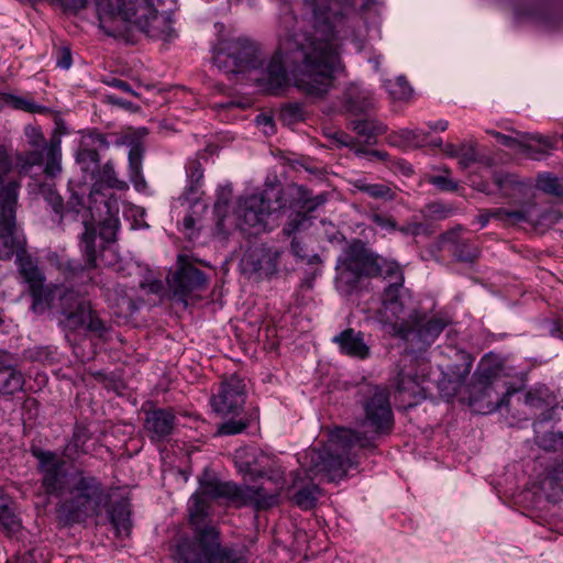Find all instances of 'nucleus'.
Wrapping results in <instances>:
<instances>
[{"label":"nucleus","instance_id":"38","mask_svg":"<svg viewBox=\"0 0 563 563\" xmlns=\"http://www.w3.org/2000/svg\"><path fill=\"white\" fill-rule=\"evenodd\" d=\"M280 252L276 249H261L257 255V262L254 269L263 272L266 275L274 274L277 271Z\"/></svg>","mask_w":563,"mask_h":563},{"label":"nucleus","instance_id":"53","mask_svg":"<svg viewBox=\"0 0 563 563\" xmlns=\"http://www.w3.org/2000/svg\"><path fill=\"white\" fill-rule=\"evenodd\" d=\"M397 231L404 235L412 236H418L428 232L427 227L423 223L417 221H410L401 227H398Z\"/></svg>","mask_w":563,"mask_h":563},{"label":"nucleus","instance_id":"60","mask_svg":"<svg viewBox=\"0 0 563 563\" xmlns=\"http://www.w3.org/2000/svg\"><path fill=\"white\" fill-rule=\"evenodd\" d=\"M290 250L294 256H296L297 258L303 260L306 257L305 246L299 240L292 239Z\"/></svg>","mask_w":563,"mask_h":563},{"label":"nucleus","instance_id":"26","mask_svg":"<svg viewBox=\"0 0 563 563\" xmlns=\"http://www.w3.org/2000/svg\"><path fill=\"white\" fill-rule=\"evenodd\" d=\"M118 146L129 145V177L135 189L141 190L146 183L142 174L144 147L141 142L135 141L130 134H124L114 141Z\"/></svg>","mask_w":563,"mask_h":563},{"label":"nucleus","instance_id":"39","mask_svg":"<svg viewBox=\"0 0 563 563\" xmlns=\"http://www.w3.org/2000/svg\"><path fill=\"white\" fill-rule=\"evenodd\" d=\"M354 130L357 135L363 136L367 143H372L376 136L387 131V126L378 121L360 120L354 122Z\"/></svg>","mask_w":563,"mask_h":563},{"label":"nucleus","instance_id":"51","mask_svg":"<svg viewBox=\"0 0 563 563\" xmlns=\"http://www.w3.org/2000/svg\"><path fill=\"white\" fill-rule=\"evenodd\" d=\"M307 220L308 219L305 213L297 212L284 227L283 233L287 236H290L291 234L298 232L305 225Z\"/></svg>","mask_w":563,"mask_h":563},{"label":"nucleus","instance_id":"31","mask_svg":"<svg viewBox=\"0 0 563 563\" xmlns=\"http://www.w3.org/2000/svg\"><path fill=\"white\" fill-rule=\"evenodd\" d=\"M345 97L350 109L355 112H364L375 103L373 92L358 84L350 85L345 90Z\"/></svg>","mask_w":563,"mask_h":563},{"label":"nucleus","instance_id":"43","mask_svg":"<svg viewBox=\"0 0 563 563\" xmlns=\"http://www.w3.org/2000/svg\"><path fill=\"white\" fill-rule=\"evenodd\" d=\"M319 495V488L316 485L307 486L299 489L295 496V503L302 509H311L314 507Z\"/></svg>","mask_w":563,"mask_h":563},{"label":"nucleus","instance_id":"11","mask_svg":"<svg viewBox=\"0 0 563 563\" xmlns=\"http://www.w3.org/2000/svg\"><path fill=\"white\" fill-rule=\"evenodd\" d=\"M214 65L228 75L256 70L262 65L260 45L246 37L227 41L213 56Z\"/></svg>","mask_w":563,"mask_h":563},{"label":"nucleus","instance_id":"12","mask_svg":"<svg viewBox=\"0 0 563 563\" xmlns=\"http://www.w3.org/2000/svg\"><path fill=\"white\" fill-rule=\"evenodd\" d=\"M31 452L37 460L41 494L57 498L66 496L71 473L65 470V461L53 451L32 448Z\"/></svg>","mask_w":563,"mask_h":563},{"label":"nucleus","instance_id":"59","mask_svg":"<svg viewBox=\"0 0 563 563\" xmlns=\"http://www.w3.org/2000/svg\"><path fill=\"white\" fill-rule=\"evenodd\" d=\"M107 99H108V102L111 103V104H114V106H119L123 109H126V110H134L135 109V106L130 102V101H126L120 97H117L115 95H108L107 96Z\"/></svg>","mask_w":563,"mask_h":563},{"label":"nucleus","instance_id":"5","mask_svg":"<svg viewBox=\"0 0 563 563\" xmlns=\"http://www.w3.org/2000/svg\"><path fill=\"white\" fill-rule=\"evenodd\" d=\"M223 498L236 508L253 507L265 510L278 504L279 492L268 490L263 485H238L233 482L206 481L188 503L189 520L196 532L201 530L209 515L210 499Z\"/></svg>","mask_w":563,"mask_h":563},{"label":"nucleus","instance_id":"34","mask_svg":"<svg viewBox=\"0 0 563 563\" xmlns=\"http://www.w3.org/2000/svg\"><path fill=\"white\" fill-rule=\"evenodd\" d=\"M212 550L208 563H245L244 558L236 551L223 548L219 541V532L214 528V536L212 538Z\"/></svg>","mask_w":563,"mask_h":563},{"label":"nucleus","instance_id":"35","mask_svg":"<svg viewBox=\"0 0 563 563\" xmlns=\"http://www.w3.org/2000/svg\"><path fill=\"white\" fill-rule=\"evenodd\" d=\"M554 397L550 389L544 386H536L528 390L525 396V404L532 409L544 410L554 404Z\"/></svg>","mask_w":563,"mask_h":563},{"label":"nucleus","instance_id":"47","mask_svg":"<svg viewBox=\"0 0 563 563\" xmlns=\"http://www.w3.org/2000/svg\"><path fill=\"white\" fill-rule=\"evenodd\" d=\"M459 165L466 169L477 161V154L474 144L462 143L459 152Z\"/></svg>","mask_w":563,"mask_h":563},{"label":"nucleus","instance_id":"49","mask_svg":"<svg viewBox=\"0 0 563 563\" xmlns=\"http://www.w3.org/2000/svg\"><path fill=\"white\" fill-rule=\"evenodd\" d=\"M461 361L462 363L455 366L456 371L454 372V375L456 376L459 383H464L472 371L474 357L468 353L462 352Z\"/></svg>","mask_w":563,"mask_h":563},{"label":"nucleus","instance_id":"18","mask_svg":"<svg viewBox=\"0 0 563 563\" xmlns=\"http://www.w3.org/2000/svg\"><path fill=\"white\" fill-rule=\"evenodd\" d=\"M214 527H206L196 532L194 539L180 540L173 552L176 563H208L212 550Z\"/></svg>","mask_w":563,"mask_h":563},{"label":"nucleus","instance_id":"61","mask_svg":"<svg viewBox=\"0 0 563 563\" xmlns=\"http://www.w3.org/2000/svg\"><path fill=\"white\" fill-rule=\"evenodd\" d=\"M552 481L561 490H563V463L554 470Z\"/></svg>","mask_w":563,"mask_h":563},{"label":"nucleus","instance_id":"56","mask_svg":"<svg viewBox=\"0 0 563 563\" xmlns=\"http://www.w3.org/2000/svg\"><path fill=\"white\" fill-rule=\"evenodd\" d=\"M428 208L430 213L438 219H444L452 213V208L438 202L429 205Z\"/></svg>","mask_w":563,"mask_h":563},{"label":"nucleus","instance_id":"54","mask_svg":"<svg viewBox=\"0 0 563 563\" xmlns=\"http://www.w3.org/2000/svg\"><path fill=\"white\" fill-rule=\"evenodd\" d=\"M89 439L88 431L85 427L76 426L73 434V444L77 451L84 452V445Z\"/></svg>","mask_w":563,"mask_h":563},{"label":"nucleus","instance_id":"20","mask_svg":"<svg viewBox=\"0 0 563 563\" xmlns=\"http://www.w3.org/2000/svg\"><path fill=\"white\" fill-rule=\"evenodd\" d=\"M179 268L173 276L174 295L187 305V296L195 291L205 289L207 286L206 275L195 266L185 262L184 256L178 257Z\"/></svg>","mask_w":563,"mask_h":563},{"label":"nucleus","instance_id":"36","mask_svg":"<svg viewBox=\"0 0 563 563\" xmlns=\"http://www.w3.org/2000/svg\"><path fill=\"white\" fill-rule=\"evenodd\" d=\"M492 220H496L504 225H516L529 221V213L526 210H508L506 208L489 209Z\"/></svg>","mask_w":563,"mask_h":563},{"label":"nucleus","instance_id":"52","mask_svg":"<svg viewBox=\"0 0 563 563\" xmlns=\"http://www.w3.org/2000/svg\"><path fill=\"white\" fill-rule=\"evenodd\" d=\"M429 183L443 191H455L459 187L457 183L449 176H432L430 177Z\"/></svg>","mask_w":563,"mask_h":563},{"label":"nucleus","instance_id":"40","mask_svg":"<svg viewBox=\"0 0 563 563\" xmlns=\"http://www.w3.org/2000/svg\"><path fill=\"white\" fill-rule=\"evenodd\" d=\"M279 121L287 126H291L305 119L303 107L299 102H288L280 107L278 113Z\"/></svg>","mask_w":563,"mask_h":563},{"label":"nucleus","instance_id":"19","mask_svg":"<svg viewBox=\"0 0 563 563\" xmlns=\"http://www.w3.org/2000/svg\"><path fill=\"white\" fill-rule=\"evenodd\" d=\"M489 133L499 144L518 150L520 153L533 159H540L554 148L552 140L540 134H525L521 135L520 139H517L497 131H490Z\"/></svg>","mask_w":563,"mask_h":563},{"label":"nucleus","instance_id":"55","mask_svg":"<svg viewBox=\"0 0 563 563\" xmlns=\"http://www.w3.org/2000/svg\"><path fill=\"white\" fill-rule=\"evenodd\" d=\"M73 64L71 52L68 47L63 46L57 51L56 65L62 69H69Z\"/></svg>","mask_w":563,"mask_h":563},{"label":"nucleus","instance_id":"32","mask_svg":"<svg viewBox=\"0 0 563 563\" xmlns=\"http://www.w3.org/2000/svg\"><path fill=\"white\" fill-rule=\"evenodd\" d=\"M130 507L126 501L115 503L110 510V521L118 537H128L131 531Z\"/></svg>","mask_w":563,"mask_h":563},{"label":"nucleus","instance_id":"46","mask_svg":"<svg viewBox=\"0 0 563 563\" xmlns=\"http://www.w3.org/2000/svg\"><path fill=\"white\" fill-rule=\"evenodd\" d=\"M478 247L467 242L456 244L454 250V256L461 262H473L478 257Z\"/></svg>","mask_w":563,"mask_h":563},{"label":"nucleus","instance_id":"14","mask_svg":"<svg viewBox=\"0 0 563 563\" xmlns=\"http://www.w3.org/2000/svg\"><path fill=\"white\" fill-rule=\"evenodd\" d=\"M238 227L241 231L257 235L269 229L272 207L264 194H253L241 198L235 209Z\"/></svg>","mask_w":563,"mask_h":563},{"label":"nucleus","instance_id":"10","mask_svg":"<svg viewBox=\"0 0 563 563\" xmlns=\"http://www.w3.org/2000/svg\"><path fill=\"white\" fill-rule=\"evenodd\" d=\"M363 418L360 426L365 431H356L360 435H366L372 440V448H375V439L391 433L395 419L390 404L389 391L382 386H375L371 394L362 401Z\"/></svg>","mask_w":563,"mask_h":563},{"label":"nucleus","instance_id":"2","mask_svg":"<svg viewBox=\"0 0 563 563\" xmlns=\"http://www.w3.org/2000/svg\"><path fill=\"white\" fill-rule=\"evenodd\" d=\"M336 282L355 286L362 277L390 278L384 291L382 319L390 325L391 333L417 350L429 347L448 325L443 318H428L417 310H410L407 299L400 294L404 275L397 262L383 257L361 240H353L342 250L336 261Z\"/></svg>","mask_w":563,"mask_h":563},{"label":"nucleus","instance_id":"64","mask_svg":"<svg viewBox=\"0 0 563 563\" xmlns=\"http://www.w3.org/2000/svg\"><path fill=\"white\" fill-rule=\"evenodd\" d=\"M443 153L449 157H457L460 152V146H456L452 143H446L443 148Z\"/></svg>","mask_w":563,"mask_h":563},{"label":"nucleus","instance_id":"62","mask_svg":"<svg viewBox=\"0 0 563 563\" xmlns=\"http://www.w3.org/2000/svg\"><path fill=\"white\" fill-rule=\"evenodd\" d=\"M14 106H15V108L21 109V110H25V111H30V112L35 111V106L25 99L16 98L14 100Z\"/></svg>","mask_w":563,"mask_h":563},{"label":"nucleus","instance_id":"58","mask_svg":"<svg viewBox=\"0 0 563 563\" xmlns=\"http://www.w3.org/2000/svg\"><path fill=\"white\" fill-rule=\"evenodd\" d=\"M108 85L123 92L137 97V93L131 88V86L122 79L113 78L110 81H108Z\"/></svg>","mask_w":563,"mask_h":563},{"label":"nucleus","instance_id":"8","mask_svg":"<svg viewBox=\"0 0 563 563\" xmlns=\"http://www.w3.org/2000/svg\"><path fill=\"white\" fill-rule=\"evenodd\" d=\"M108 498L99 478L77 470L69 477V487L59 510L69 521L81 522L87 518L98 517Z\"/></svg>","mask_w":563,"mask_h":563},{"label":"nucleus","instance_id":"45","mask_svg":"<svg viewBox=\"0 0 563 563\" xmlns=\"http://www.w3.org/2000/svg\"><path fill=\"white\" fill-rule=\"evenodd\" d=\"M368 220L373 222L376 227H378L380 230H384L389 233L395 232L398 229L397 222L393 217L377 211H372L368 214Z\"/></svg>","mask_w":563,"mask_h":563},{"label":"nucleus","instance_id":"33","mask_svg":"<svg viewBox=\"0 0 563 563\" xmlns=\"http://www.w3.org/2000/svg\"><path fill=\"white\" fill-rule=\"evenodd\" d=\"M351 184L355 190L364 192L374 199L390 201L396 197L395 191L390 186L386 184H372L368 183L365 178L354 179Z\"/></svg>","mask_w":563,"mask_h":563},{"label":"nucleus","instance_id":"3","mask_svg":"<svg viewBox=\"0 0 563 563\" xmlns=\"http://www.w3.org/2000/svg\"><path fill=\"white\" fill-rule=\"evenodd\" d=\"M62 201L54 205L56 212H60L63 222L78 221L84 227L80 234V251L85 264L77 261H67L63 271L67 279L77 280L85 278L92 282L89 272L97 268L98 258L108 267H114L119 263V254L113 244L120 228L118 209L113 210L110 200L100 201V205H90L86 208L78 196H71L65 210L60 211Z\"/></svg>","mask_w":563,"mask_h":563},{"label":"nucleus","instance_id":"57","mask_svg":"<svg viewBox=\"0 0 563 563\" xmlns=\"http://www.w3.org/2000/svg\"><path fill=\"white\" fill-rule=\"evenodd\" d=\"M65 11L78 12L87 4V0H57Z\"/></svg>","mask_w":563,"mask_h":563},{"label":"nucleus","instance_id":"48","mask_svg":"<svg viewBox=\"0 0 563 563\" xmlns=\"http://www.w3.org/2000/svg\"><path fill=\"white\" fill-rule=\"evenodd\" d=\"M327 201V195L320 194L317 196H310L307 190H301L300 202L301 208L307 212H313L318 207L322 206Z\"/></svg>","mask_w":563,"mask_h":563},{"label":"nucleus","instance_id":"29","mask_svg":"<svg viewBox=\"0 0 563 563\" xmlns=\"http://www.w3.org/2000/svg\"><path fill=\"white\" fill-rule=\"evenodd\" d=\"M19 273L23 282L27 285L29 292L37 288L45 282L43 272L38 268L37 263L25 252L18 254L16 258Z\"/></svg>","mask_w":563,"mask_h":563},{"label":"nucleus","instance_id":"7","mask_svg":"<svg viewBox=\"0 0 563 563\" xmlns=\"http://www.w3.org/2000/svg\"><path fill=\"white\" fill-rule=\"evenodd\" d=\"M12 169L11 158L0 145V260H9L14 254H23V240L16 234V207L20 181L5 180Z\"/></svg>","mask_w":563,"mask_h":563},{"label":"nucleus","instance_id":"4","mask_svg":"<svg viewBox=\"0 0 563 563\" xmlns=\"http://www.w3.org/2000/svg\"><path fill=\"white\" fill-rule=\"evenodd\" d=\"M176 0H95L100 29L118 37L133 24L152 37L173 33L170 12Z\"/></svg>","mask_w":563,"mask_h":563},{"label":"nucleus","instance_id":"17","mask_svg":"<svg viewBox=\"0 0 563 563\" xmlns=\"http://www.w3.org/2000/svg\"><path fill=\"white\" fill-rule=\"evenodd\" d=\"M429 366L423 360L410 357L402 361V366L398 373L396 388L400 394L408 395V406L411 407L426 397L422 384L428 376Z\"/></svg>","mask_w":563,"mask_h":563},{"label":"nucleus","instance_id":"1","mask_svg":"<svg viewBox=\"0 0 563 563\" xmlns=\"http://www.w3.org/2000/svg\"><path fill=\"white\" fill-rule=\"evenodd\" d=\"M300 21L288 0L280 8L277 51L255 80L260 89L278 95L289 82V69L296 87L310 97L321 98L332 87L333 74L341 68V41L334 21L341 15L340 0H303Z\"/></svg>","mask_w":563,"mask_h":563},{"label":"nucleus","instance_id":"24","mask_svg":"<svg viewBox=\"0 0 563 563\" xmlns=\"http://www.w3.org/2000/svg\"><path fill=\"white\" fill-rule=\"evenodd\" d=\"M176 417L169 409H154L146 412L144 430L153 442L168 438L175 427Z\"/></svg>","mask_w":563,"mask_h":563},{"label":"nucleus","instance_id":"9","mask_svg":"<svg viewBox=\"0 0 563 563\" xmlns=\"http://www.w3.org/2000/svg\"><path fill=\"white\" fill-rule=\"evenodd\" d=\"M501 367L496 365H487L484 357L473 375L472 384L468 386V406L477 413L487 415L507 407L510 397L518 391L517 388L507 387L499 396V375Z\"/></svg>","mask_w":563,"mask_h":563},{"label":"nucleus","instance_id":"28","mask_svg":"<svg viewBox=\"0 0 563 563\" xmlns=\"http://www.w3.org/2000/svg\"><path fill=\"white\" fill-rule=\"evenodd\" d=\"M389 145L399 148H415L428 143V133L420 129H400L387 135Z\"/></svg>","mask_w":563,"mask_h":563},{"label":"nucleus","instance_id":"30","mask_svg":"<svg viewBox=\"0 0 563 563\" xmlns=\"http://www.w3.org/2000/svg\"><path fill=\"white\" fill-rule=\"evenodd\" d=\"M493 180L500 194L507 198L525 195L530 187L529 181L521 180L517 175L509 173H495Z\"/></svg>","mask_w":563,"mask_h":563},{"label":"nucleus","instance_id":"6","mask_svg":"<svg viewBox=\"0 0 563 563\" xmlns=\"http://www.w3.org/2000/svg\"><path fill=\"white\" fill-rule=\"evenodd\" d=\"M371 438L360 435L356 430L341 428L335 430L329 443L322 449H311L306 454L310 461L309 471L329 482L342 479L347 471L358 463L354 450L369 449Z\"/></svg>","mask_w":563,"mask_h":563},{"label":"nucleus","instance_id":"15","mask_svg":"<svg viewBox=\"0 0 563 563\" xmlns=\"http://www.w3.org/2000/svg\"><path fill=\"white\" fill-rule=\"evenodd\" d=\"M70 299L65 301L59 309L67 327L70 329L86 328L88 331L103 336L108 331L106 323L99 318L88 300L80 297L71 289Z\"/></svg>","mask_w":563,"mask_h":563},{"label":"nucleus","instance_id":"50","mask_svg":"<svg viewBox=\"0 0 563 563\" xmlns=\"http://www.w3.org/2000/svg\"><path fill=\"white\" fill-rule=\"evenodd\" d=\"M537 186L545 192L560 195L559 180L550 174H540L537 179Z\"/></svg>","mask_w":563,"mask_h":563},{"label":"nucleus","instance_id":"37","mask_svg":"<svg viewBox=\"0 0 563 563\" xmlns=\"http://www.w3.org/2000/svg\"><path fill=\"white\" fill-rule=\"evenodd\" d=\"M384 87L393 100L406 101L412 95V88L405 76L385 80Z\"/></svg>","mask_w":563,"mask_h":563},{"label":"nucleus","instance_id":"13","mask_svg":"<svg viewBox=\"0 0 563 563\" xmlns=\"http://www.w3.org/2000/svg\"><path fill=\"white\" fill-rule=\"evenodd\" d=\"M62 140L54 135L41 150L35 148L16 154L15 168L21 175H29L34 166H44L47 177H56L62 172Z\"/></svg>","mask_w":563,"mask_h":563},{"label":"nucleus","instance_id":"16","mask_svg":"<svg viewBox=\"0 0 563 563\" xmlns=\"http://www.w3.org/2000/svg\"><path fill=\"white\" fill-rule=\"evenodd\" d=\"M246 399L244 380L231 375L223 379L210 399L212 409L222 417H238L243 411Z\"/></svg>","mask_w":563,"mask_h":563},{"label":"nucleus","instance_id":"27","mask_svg":"<svg viewBox=\"0 0 563 563\" xmlns=\"http://www.w3.org/2000/svg\"><path fill=\"white\" fill-rule=\"evenodd\" d=\"M24 375L12 364L0 362V395L13 396L23 390Z\"/></svg>","mask_w":563,"mask_h":563},{"label":"nucleus","instance_id":"42","mask_svg":"<svg viewBox=\"0 0 563 563\" xmlns=\"http://www.w3.org/2000/svg\"><path fill=\"white\" fill-rule=\"evenodd\" d=\"M15 525V516L12 509L11 498L0 488V527L12 529Z\"/></svg>","mask_w":563,"mask_h":563},{"label":"nucleus","instance_id":"22","mask_svg":"<svg viewBox=\"0 0 563 563\" xmlns=\"http://www.w3.org/2000/svg\"><path fill=\"white\" fill-rule=\"evenodd\" d=\"M110 146L107 136L97 131H89L81 136L80 146L76 159L81 165L82 170H96L99 167L100 151H106Z\"/></svg>","mask_w":563,"mask_h":563},{"label":"nucleus","instance_id":"63","mask_svg":"<svg viewBox=\"0 0 563 563\" xmlns=\"http://www.w3.org/2000/svg\"><path fill=\"white\" fill-rule=\"evenodd\" d=\"M238 467H239V471L241 473L247 474V475H250L252 477L255 476V475L262 476V473H260L256 470H254L249 462H246V463H239Z\"/></svg>","mask_w":563,"mask_h":563},{"label":"nucleus","instance_id":"25","mask_svg":"<svg viewBox=\"0 0 563 563\" xmlns=\"http://www.w3.org/2000/svg\"><path fill=\"white\" fill-rule=\"evenodd\" d=\"M332 342L339 346L342 354L349 357L366 360L371 355V347L364 340V333L352 328L333 336Z\"/></svg>","mask_w":563,"mask_h":563},{"label":"nucleus","instance_id":"21","mask_svg":"<svg viewBox=\"0 0 563 563\" xmlns=\"http://www.w3.org/2000/svg\"><path fill=\"white\" fill-rule=\"evenodd\" d=\"M71 289L64 285L41 284L40 287L30 291L32 297L31 310L36 314H42L49 309L59 311L63 303L70 299Z\"/></svg>","mask_w":563,"mask_h":563},{"label":"nucleus","instance_id":"41","mask_svg":"<svg viewBox=\"0 0 563 563\" xmlns=\"http://www.w3.org/2000/svg\"><path fill=\"white\" fill-rule=\"evenodd\" d=\"M186 174L188 186L187 189L190 194H195L203 183V168L197 158H190L186 163Z\"/></svg>","mask_w":563,"mask_h":563},{"label":"nucleus","instance_id":"23","mask_svg":"<svg viewBox=\"0 0 563 563\" xmlns=\"http://www.w3.org/2000/svg\"><path fill=\"white\" fill-rule=\"evenodd\" d=\"M92 177L95 179V184L89 195L90 205H100V201H107L100 192V188L102 187L115 189L118 191H125L129 189V184L118 177L112 161H108L102 166H99L93 170Z\"/></svg>","mask_w":563,"mask_h":563},{"label":"nucleus","instance_id":"44","mask_svg":"<svg viewBox=\"0 0 563 563\" xmlns=\"http://www.w3.org/2000/svg\"><path fill=\"white\" fill-rule=\"evenodd\" d=\"M250 426V421L243 418L239 420L229 419L218 427V433L221 435H234L243 432Z\"/></svg>","mask_w":563,"mask_h":563}]
</instances>
